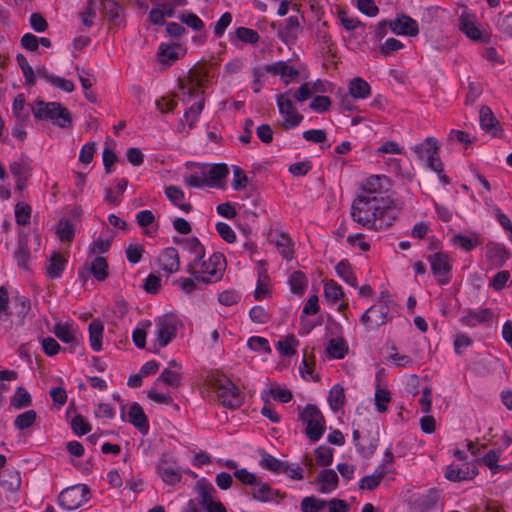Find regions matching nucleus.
Segmentation results:
<instances>
[{
    "instance_id": "21",
    "label": "nucleus",
    "mask_w": 512,
    "mask_h": 512,
    "mask_svg": "<svg viewBox=\"0 0 512 512\" xmlns=\"http://www.w3.org/2000/svg\"><path fill=\"white\" fill-rule=\"evenodd\" d=\"M477 474L478 470L473 464H467L465 467L461 468L450 465L445 470V478L454 482L472 479Z\"/></svg>"
},
{
    "instance_id": "62",
    "label": "nucleus",
    "mask_w": 512,
    "mask_h": 512,
    "mask_svg": "<svg viewBox=\"0 0 512 512\" xmlns=\"http://www.w3.org/2000/svg\"><path fill=\"white\" fill-rule=\"evenodd\" d=\"M232 22V15L230 12H225L221 15L217 22L213 24V31L217 38L224 35L226 29Z\"/></svg>"
},
{
    "instance_id": "59",
    "label": "nucleus",
    "mask_w": 512,
    "mask_h": 512,
    "mask_svg": "<svg viewBox=\"0 0 512 512\" xmlns=\"http://www.w3.org/2000/svg\"><path fill=\"white\" fill-rule=\"evenodd\" d=\"M317 464L320 466H330L333 461V449L327 446H319L315 449Z\"/></svg>"
},
{
    "instance_id": "1",
    "label": "nucleus",
    "mask_w": 512,
    "mask_h": 512,
    "mask_svg": "<svg viewBox=\"0 0 512 512\" xmlns=\"http://www.w3.org/2000/svg\"><path fill=\"white\" fill-rule=\"evenodd\" d=\"M33 115L38 120H51L53 124L67 128L72 125V117L67 108L59 102L36 100L32 107Z\"/></svg>"
},
{
    "instance_id": "55",
    "label": "nucleus",
    "mask_w": 512,
    "mask_h": 512,
    "mask_svg": "<svg viewBox=\"0 0 512 512\" xmlns=\"http://www.w3.org/2000/svg\"><path fill=\"white\" fill-rule=\"evenodd\" d=\"M363 210L364 208H359L355 203H352L351 217L361 226L372 229V214L366 215Z\"/></svg>"
},
{
    "instance_id": "27",
    "label": "nucleus",
    "mask_w": 512,
    "mask_h": 512,
    "mask_svg": "<svg viewBox=\"0 0 512 512\" xmlns=\"http://www.w3.org/2000/svg\"><path fill=\"white\" fill-rule=\"evenodd\" d=\"M181 49L182 46L180 44L162 43L157 52L158 60L164 65L171 66L180 58L178 51Z\"/></svg>"
},
{
    "instance_id": "6",
    "label": "nucleus",
    "mask_w": 512,
    "mask_h": 512,
    "mask_svg": "<svg viewBox=\"0 0 512 512\" xmlns=\"http://www.w3.org/2000/svg\"><path fill=\"white\" fill-rule=\"evenodd\" d=\"M90 499V489L86 484H77L65 488L58 496V504L72 511L84 505Z\"/></svg>"
},
{
    "instance_id": "54",
    "label": "nucleus",
    "mask_w": 512,
    "mask_h": 512,
    "mask_svg": "<svg viewBox=\"0 0 512 512\" xmlns=\"http://www.w3.org/2000/svg\"><path fill=\"white\" fill-rule=\"evenodd\" d=\"M159 382H163L168 386L177 388L181 382V374L177 371L170 370L166 368L162 371L160 376L156 380V384Z\"/></svg>"
},
{
    "instance_id": "58",
    "label": "nucleus",
    "mask_w": 512,
    "mask_h": 512,
    "mask_svg": "<svg viewBox=\"0 0 512 512\" xmlns=\"http://www.w3.org/2000/svg\"><path fill=\"white\" fill-rule=\"evenodd\" d=\"M31 207L28 204L17 203L15 206L16 222L20 226H25L30 222Z\"/></svg>"
},
{
    "instance_id": "30",
    "label": "nucleus",
    "mask_w": 512,
    "mask_h": 512,
    "mask_svg": "<svg viewBox=\"0 0 512 512\" xmlns=\"http://www.w3.org/2000/svg\"><path fill=\"white\" fill-rule=\"evenodd\" d=\"M348 344L343 338H332L328 341L326 353L329 358L343 359L348 353Z\"/></svg>"
},
{
    "instance_id": "15",
    "label": "nucleus",
    "mask_w": 512,
    "mask_h": 512,
    "mask_svg": "<svg viewBox=\"0 0 512 512\" xmlns=\"http://www.w3.org/2000/svg\"><path fill=\"white\" fill-rule=\"evenodd\" d=\"M226 268V260L222 253H213L207 261H203L201 264L200 272L211 276L213 281H218L223 277V272Z\"/></svg>"
},
{
    "instance_id": "32",
    "label": "nucleus",
    "mask_w": 512,
    "mask_h": 512,
    "mask_svg": "<svg viewBox=\"0 0 512 512\" xmlns=\"http://www.w3.org/2000/svg\"><path fill=\"white\" fill-rule=\"evenodd\" d=\"M87 270L98 281H104L108 277V263L105 257L96 256L90 264L87 263Z\"/></svg>"
},
{
    "instance_id": "61",
    "label": "nucleus",
    "mask_w": 512,
    "mask_h": 512,
    "mask_svg": "<svg viewBox=\"0 0 512 512\" xmlns=\"http://www.w3.org/2000/svg\"><path fill=\"white\" fill-rule=\"evenodd\" d=\"M247 346L256 352L263 351L265 353H271L269 342L266 338L260 336H252L247 340Z\"/></svg>"
},
{
    "instance_id": "11",
    "label": "nucleus",
    "mask_w": 512,
    "mask_h": 512,
    "mask_svg": "<svg viewBox=\"0 0 512 512\" xmlns=\"http://www.w3.org/2000/svg\"><path fill=\"white\" fill-rule=\"evenodd\" d=\"M389 306L386 303H378L368 308L361 316V322L368 331L377 330L388 321Z\"/></svg>"
},
{
    "instance_id": "42",
    "label": "nucleus",
    "mask_w": 512,
    "mask_h": 512,
    "mask_svg": "<svg viewBox=\"0 0 512 512\" xmlns=\"http://www.w3.org/2000/svg\"><path fill=\"white\" fill-rule=\"evenodd\" d=\"M299 341L293 336L289 335L276 343V349L285 357H291L296 353V347Z\"/></svg>"
},
{
    "instance_id": "53",
    "label": "nucleus",
    "mask_w": 512,
    "mask_h": 512,
    "mask_svg": "<svg viewBox=\"0 0 512 512\" xmlns=\"http://www.w3.org/2000/svg\"><path fill=\"white\" fill-rule=\"evenodd\" d=\"M353 203H355L359 208H364L363 213L366 215H370L369 212L371 210L374 211L376 206H380L377 196H369L366 194L359 195Z\"/></svg>"
},
{
    "instance_id": "45",
    "label": "nucleus",
    "mask_w": 512,
    "mask_h": 512,
    "mask_svg": "<svg viewBox=\"0 0 512 512\" xmlns=\"http://www.w3.org/2000/svg\"><path fill=\"white\" fill-rule=\"evenodd\" d=\"M56 234L61 241L71 242L74 238V225L70 219H61L56 226Z\"/></svg>"
},
{
    "instance_id": "40",
    "label": "nucleus",
    "mask_w": 512,
    "mask_h": 512,
    "mask_svg": "<svg viewBox=\"0 0 512 512\" xmlns=\"http://www.w3.org/2000/svg\"><path fill=\"white\" fill-rule=\"evenodd\" d=\"M104 12L108 15L109 21L115 25L122 21L121 6L115 0H102Z\"/></svg>"
},
{
    "instance_id": "5",
    "label": "nucleus",
    "mask_w": 512,
    "mask_h": 512,
    "mask_svg": "<svg viewBox=\"0 0 512 512\" xmlns=\"http://www.w3.org/2000/svg\"><path fill=\"white\" fill-rule=\"evenodd\" d=\"M413 152L421 160H426V165L436 173H443V163L439 158V142L435 137H427L423 142L412 148Z\"/></svg>"
},
{
    "instance_id": "4",
    "label": "nucleus",
    "mask_w": 512,
    "mask_h": 512,
    "mask_svg": "<svg viewBox=\"0 0 512 512\" xmlns=\"http://www.w3.org/2000/svg\"><path fill=\"white\" fill-rule=\"evenodd\" d=\"M300 420L306 424L305 434L311 442L321 439L325 431V420L315 405L308 404L301 411Z\"/></svg>"
},
{
    "instance_id": "41",
    "label": "nucleus",
    "mask_w": 512,
    "mask_h": 512,
    "mask_svg": "<svg viewBox=\"0 0 512 512\" xmlns=\"http://www.w3.org/2000/svg\"><path fill=\"white\" fill-rule=\"evenodd\" d=\"M493 316V311L489 308H485L480 311L469 312L465 318V322L469 326H476L477 324L489 322Z\"/></svg>"
},
{
    "instance_id": "14",
    "label": "nucleus",
    "mask_w": 512,
    "mask_h": 512,
    "mask_svg": "<svg viewBox=\"0 0 512 512\" xmlns=\"http://www.w3.org/2000/svg\"><path fill=\"white\" fill-rule=\"evenodd\" d=\"M388 25L390 30L396 35L414 37L419 33L417 21L405 14L399 15L395 19L388 20Z\"/></svg>"
},
{
    "instance_id": "3",
    "label": "nucleus",
    "mask_w": 512,
    "mask_h": 512,
    "mask_svg": "<svg viewBox=\"0 0 512 512\" xmlns=\"http://www.w3.org/2000/svg\"><path fill=\"white\" fill-rule=\"evenodd\" d=\"M213 385L216 389L218 400L224 407L234 410L243 404V396L239 388L227 377H217Z\"/></svg>"
},
{
    "instance_id": "2",
    "label": "nucleus",
    "mask_w": 512,
    "mask_h": 512,
    "mask_svg": "<svg viewBox=\"0 0 512 512\" xmlns=\"http://www.w3.org/2000/svg\"><path fill=\"white\" fill-rule=\"evenodd\" d=\"M353 443L357 452L363 457L372 456L378 447V427L369 424L367 428H354L352 432Z\"/></svg>"
},
{
    "instance_id": "38",
    "label": "nucleus",
    "mask_w": 512,
    "mask_h": 512,
    "mask_svg": "<svg viewBox=\"0 0 512 512\" xmlns=\"http://www.w3.org/2000/svg\"><path fill=\"white\" fill-rule=\"evenodd\" d=\"M260 465L274 473H282L284 463L285 461H281L277 459L276 457L272 456L271 454L267 453L266 451L262 450L260 452Z\"/></svg>"
},
{
    "instance_id": "36",
    "label": "nucleus",
    "mask_w": 512,
    "mask_h": 512,
    "mask_svg": "<svg viewBox=\"0 0 512 512\" xmlns=\"http://www.w3.org/2000/svg\"><path fill=\"white\" fill-rule=\"evenodd\" d=\"M1 476L0 485H2L7 491L15 493L20 489L21 477L18 471L5 470Z\"/></svg>"
},
{
    "instance_id": "29",
    "label": "nucleus",
    "mask_w": 512,
    "mask_h": 512,
    "mask_svg": "<svg viewBox=\"0 0 512 512\" xmlns=\"http://www.w3.org/2000/svg\"><path fill=\"white\" fill-rule=\"evenodd\" d=\"M66 264L67 260L59 252H53L46 266L47 276L51 279L60 278Z\"/></svg>"
},
{
    "instance_id": "28",
    "label": "nucleus",
    "mask_w": 512,
    "mask_h": 512,
    "mask_svg": "<svg viewBox=\"0 0 512 512\" xmlns=\"http://www.w3.org/2000/svg\"><path fill=\"white\" fill-rule=\"evenodd\" d=\"M301 30L300 21L297 16H290L286 19L285 25L278 29V36L285 42L295 40Z\"/></svg>"
},
{
    "instance_id": "48",
    "label": "nucleus",
    "mask_w": 512,
    "mask_h": 512,
    "mask_svg": "<svg viewBox=\"0 0 512 512\" xmlns=\"http://www.w3.org/2000/svg\"><path fill=\"white\" fill-rule=\"evenodd\" d=\"M195 257L192 262H190L187 266V272L190 273L198 282L203 283H211L212 280L208 277L203 276V274L200 272V269L198 270L197 267L204 261L203 258L205 254H194Z\"/></svg>"
},
{
    "instance_id": "47",
    "label": "nucleus",
    "mask_w": 512,
    "mask_h": 512,
    "mask_svg": "<svg viewBox=\"0 0 512 512\" xmlns=\"http://www.w3.org/2000/svg\"><path fill=\"white\" fill-rule=\"evenodd\" d=\"M328 400L333 411L341 409L345 402L344 388L339 384L334 385L330 389Z\"/></svg>"
},
{
    "instance_id": "13",
    "label": "nucleus",
    "mask_w": 512,
    "mask_h": 512,
    "mask_svg": "<svg viewBox=\"0 0 512 512\" xmlns=\"http://www.w3.org/2000/svg\"><path fill=\"white\" fill-rule=\"evenodd\" d=\"M427 259L430 262L432 272L435 276L438 277L439 284H448L450 281L448 274L452 268L448 255L442 252H438L429 255Z\"/></svg>"
},
{
    "instance_id": "35",
    "label": "nucleus",
    "mask_w": 512,
    "mask_h": 512,
    "mask_svg": "<svg viewBox=\"0 0 512 512\" xmlns=\"http://www.w3.org/2000/svg\"><path fill=\"white\" fill-rule=\"evenodd\" d=\"M438 500V491L435 489H430L426 494L417 498L414 502V505L418 512H428L437 504Z\"/></svg>"
},
{
    "instance_id": "43",
    "label": "nucleus",
    "mask_w": 512,
    "mask_h": 512,
    "mask_svg": "<svg viewBox=\"0 0 512 512\" xmlns=\"http://www.w3.org/2000/svg\"><path fill=\"white\" fill-rule=\"evenodd\" d=\"M335 270L337 275L342 278L349 285L356 287L357 280L354 275L351 265L348 260H341L336 266Z\"/></svg>"
},
{
    "instance_id": "52",
    "label": "nucleus",
    "mask_w": 512,
    "mask_h": 512,
    "mask_svg": "<svg viewBox=\"0 0 512 512\" xmlns=\"http://www.w3.org/2000/svg\"><path fill=\"white\" fill-rule=\"evenodd\" d=\"M37 418V414L34 410H27L19 414L14 420V426L19 430H24L31 427Z\"/></svg>"
},
{
    "instance_id": "24",
    "label": "nucleus",
    "mask_w": 512,
    "mask_h": 512,
    "mask_svg": "<svg viewBox=\"0 0 512 512\" xmlns=\"http://www.w3.org/2000/svg\"><path fill=\"white\" fill-rule=\"evenodd\" d=\"M390 472H392V470L387 468L386 464H380L373 474L367 475L361 479L359 488L373 491L380 485L382 479Z\"/></svg>"
},
{
    "instance_id": "8",
    "label": "nucleus",
    "mask_w": 512,
    "mask_h": 512,
    "mask_svg": "<svg viewBox=\"0 0 512 512\" xmlns=\"http://www.w3.org/2000/svg\"><path fill=\"white\" fill-rule=\"evenodd\" d=\"M196 488L200 497L198 504L201 505L206 512H227L225 506L220 501L213 499V494L216 493V489L205 478H201L197 481Z\"/></svg>"
},
{
    "instance_id": "50",
    "label": "nucleus",
    "mask_w": 512,
    "mask_h": 512,
    "mask_svg": "<svg viewBox=\"0 0 512 512\" xmlns=\"http://www.w3.org/2000/svg\"><path fill=\"white\" fill-rule=\"evenodd\" d=\"M324 296L327 300L335 303L344 296V293L341 286L336 281L329 280L324 285Z\"/></svg>"
},
{
    "instance_id": "39",
    "label": "nucleus",
    "mask_w": 512,
    "mask_h": 512,
    "mask_svg": "<svg viewBox=\"0 0 512 512\" xmlns=\"http://www.w3.org/2000/svg\"><path fill=\"white\" fill-rule=\"evenodd\" d=\"M32 404L31 395L24 387H17L14 395L11 397L10 405L15 409L27 408Z\"/></svg>"
},
{
    "instance_id": "31",
    "label": "nucleus",
    "mask_w": 512,
    "mask_h": 512,
    "mask_svg": "<svg viewBox=\"0 0 512 512\" xmlns=\"http://www.w3.org/2000/svg\"><path fill=\"white\" fill-rule=\"evenodd\" d=\"M203 170L206 171L209 186H220L218 182L226 178L229 174L228 166L223 163L214 164L207 169L203 167Z\"/></svg>"
},
{
    "instance_id": "25",
    "label": "nucleus",
    "mask_w": 512,
    "mask_h": 512,
    "mask_svg": "<svg viewBox=\"0 0 512 512\" xmlns=\"http://www.w3.org/2000/svg\"><path fill=\"white\" fill-rule=\"evenodd\" d=\"M14 257L17 261V265L25 270H28L30 261V251L28 249V234L25 232H19L18 236V247L14 252Z\"/></svg>"
},
{
    "instance_id": "12",
    "label": "nucleus",
    "mask_w": 512,
    "mask_h": 512,
    "mask_svg": "<svg viewBox=\"0 0 512 512\" xmlns=\"http://www.w3.org/2000/svg\"><path fill=\"white\" fill-rule=\"evenodd\" d=\"M157 341L161 347L167 346L175 337L177 321L172 315H164L156 320Z\"/></svg>"
},
{
    "instance_id": "23",
    "label": "nucleus",
    "mask_w": 512,
    "mask_h": 512,
    "mask_svg": "<svg viewBox=\"0 0 512 512\" xmlns=\"http://www.w3.org/2000/svg\"><path fill=\"white\" fill-rule=\"evenodd\" d=\"M264 70L274 75H280L285 84H289L291 80L299 75V71L292 66L287 65L283 61L266 65Z\"/></svg>"
},
{
    "instance_id": "64",
    "label": "nucleus",
    "mask_w": 512,
    "mask_h": 512,
    "mask_svg": "<svg viewBox=\"0 0 512 512\" xmlns=\"http://www.w3.org/2000/svg\"><path fill=\"white\" fill-rule=\"evenodd\" d=\"M403 47H404V44L401 41H399L395 38H388L379 47V51L383 56L387 57V56L391 55L392 53L403 49Z\"/></svg>"
},
{
    "instance_id": "26",
    "label": "nucleus",
    "mask_w": 512,
    "mask_h": 512,
    "mask_svg": "<svg viewBox=\"0 0 512 512\" xmlns=\"http://www.w3.org/2000/svg\"><path fill=\"white\" fill-rule=\"evenodd\" d=\"M128 418V421L141 433L146 434L148 432V419L143 411V408L137 402L130 406Z\"/></svg>"
},
{
    "instance_id": "63",
    "label": "nucleus",
    "mask_w": 512,
    "mask_h": 512,
    "mask_svg": "<svg viewBox=\"0 0 512 512\" xmlns=\"http://www.w3.org/2000/svg\"><path fill=\"white\" fill-rule=\"evenodd\" d=\"M71 428L78 436L85 435L91 430L90 424L79 414L75 415L71 420Z\"/></svg>"
},
{
    "instance_id": "17",
    "label": "nucleus",
    "mask_w": 512,
    "mask_h": 512,
    "mask_svg": "<svg viewBox=\"0 0 512 512\" xmlns=\"http://www.w3.org/2000/svg\"><path fill=\"white\" fill-rule=\"evenodd\" d=\"M53 333L63 343L70 344L69 350L71 353L75 352L78 340L76 338V331L71 323L57 322L54 325Z\"/></svg>"
},
{
    "instance_id": "60",
    "label": "nucleus",
    "mask_w": 512,
    "mask_h": 512,
    "mask_svg": "<svg viewBox=\"0 0 512 512\" xmlns=\"http://www.w3.org/2000/svg\"><path fill=\"white\" fill-rule=\"evenodd\" d=\"M174 242L182 243L184 245V249L189 251L191 254H205L204 246L196 237L181 240L174 239Z\"/></svg>"
},
{
    "instance_id": "34",
    "label": "nucleus",
    "mask_w": 512,
    "mask_h": 512,
    "mask_svg": "<svg viewBox=\"0 0 512 512\" xmlns=\"http://www.w3.org/2000/svg\"><path fill=\"white\" fill-rule=\"evenodd\" d=\"M459 29L472 40L481 39V31L475 26L473 17L463 13L459 18Z\"/></svg>"
},
{
    "instance_id": "18",
    "label": "nucleus",
    "mask_w": 512,
    "mask_h": 512,
    "mask_svg": "<svg viewBox=\"0 0 512 512\" xmlns=\"http://www.w3.org/2000/svg\"><path fill=\"white\" fill-rule=\"evenodd\" d=\"M158 264L168 274L177 272L180 267V260L176 248H165L158 258Z\"/></svg>"
},
{
    "instance_id": "57",
    "label": "nucleus",
    "mask_w": 512,
    "mask_h": 512,
    "mask_svg": "<svg viewBox=\"0 0 512 512\" xmlns=\"http://www.w3.org/2000/svg\"><path fill=\"white\" fill-rule=\"evenodd\" d=\"M178 18L182 23L186 24L188 27L195 31H200L204 28V22L194 13L192 12H183L180 13Z\"/></svg>"
},
{
    "instance_id": "33",
    "label": "nucleus",
    "mask_w": 512,
    "mask_h": 512,
    "mask_svg": "<svg viewBox=\"0 0 512 512\" xmlns=\"http://www.w3.org/2000/svg\"><path fill=\"white\" fill-rule=\"evenodd\" d=\"M104 326L101 321L93 320L88 327L89 332V343L94 351H100L102 349V338H103Z\"/></svg>"
},
{
    "instance_id": "16",
    "label": "nucleus",
    "mask_w": 512,
    "mask_h": 512,
    "mask_svg": "<svg viewBox=\"0 0 512 512\" xmlns=\"http://www.w3.org/2000/svg\"><path fill=\"white\" fill-rule=\"evenodd\" d=\"M391 181L387 176H370L363 184V191L366 195L377 196L387 193L391 189Z\"/></svg>"
},
{
    "instance_id": "49",
    "label": "nucleus",
    "mask_w": 512,
    "mask_h": 512,
    "mask_svg": "<svg viewBox=\"0 0 512 512\" xmlns=\"http://www.w3.org/2000/svg\"><path fill=\"white\" fill-rule=\"evenodd\" d=\"M291 291L296 294H303L307 286V278L301 271H295L289 278Z\"/></svg>"
},
{
    "instance_id": "22",
    "label": "nucleus",
    "mask_w": 512,
    "mask_h": 512,
    "mask_svg": "<svg viewBox=\"0 0 512 512\" xmlns=\"http://www.w3.org/2000/svg\"><path fill=\"white\" fill-rule=\"evenodd\" d=\"M486 257L491 265L502 267L509 259L510 253L503 244L490 243L487 245Z\"/></svg>"
},
{
    "instance_id": "9",
    "label": "nucleus",
    "mask_w": 512,
    "mask_h": 512,
    "mask_svg": "<svg viewBox=\"0 0 512 512\" xmlns=\"http://www.w3.org/2000/svg\"><path fill=\"white\" fill-rule=\"evenodd\" d=\"M279 113L285 115L282 126L284 129H292L297 127L303 120V116L297 113L292 100L290 99V92L281 93L276 99Z\"/></svg>"
},
{
    "instance_id": "20",
    "label": "nucleus",
    "mask_w": 512,
    "mask_h": 512,
    "mask_svg": "<svg viewBox=\"0 0 512 512\" xmlns=\"http://www.w3.org/2000/svg\"><path fill=\"white\" fill-rule=\"evenodd\" d=\"M338 482V475L332 469L321 470L313 481V483L320 484L318 490L322 494H328L335 490L338 486Z\"/></svg>"
},
{
    "instance_id": "51",
    "label": "nucleus",
    "mask_w": 512,
    "mask_h": 512,
    "mask_svg": "<svg viewBox=\"0 0 512 512\" xmlns=\"http://www.w3.org/2000/svg\"><path fill=\"white\" fill-rule=\"evenodd\" d=\"M480 126L483 130L490 131L498 124L492 110L488 106H482L480 109Z\"/></svg>"
},
{
    "instance_id": "7",
    "label": "nucleus",
    "mask_w": 512,
    "mask_h": 512,
    "mask_svg": "<svg viewBox=\"0 0 512 512\" xmlns=\"http://www.w3.org/2000/svg\"><path fill=\"white\" fill-rule=\"evenodd\" d=\"M381 206H376L372 211V229L384 230L391 227L399 215V210L392 206V201L380 198Z\"/></svg>"
},
{
    "instance_id": "56",
    "label": "nucleus",
    "mask_w": 512,
    "mask_h": 512,
    "mask_svg": "<svg viewBox=\"0 0 512 512\" xmlns=\"http://www.w3.org/2000/svg\"><path fill=\"white\" fill-rule=\"evenodd\" d=\"M235 36L237 39L244 43L248 44H256L259 41V34L257 31L247 28V27H238L235 30Z\"/></svg>"
},
{
    "instance_id": "46",
    "label": "nucleus",
    "mask_w": 512,
    "mask_h": 512,
    "mask_svg": "<svg viewBox=\"0 0 512 512\" xmlns=\"http://www.w3.org/2000/svg\"><path fill=\"white\" fill-rule=\"evenodd\" d=\"M327 504V500L319 499L315 496H308L302 499L300 508L302 512H319L324 509Z\"/></svg>"
},
{
    "instance_id": "44",
    "label": "nucleus",
    "mask_w": 512,
    "mask_h": 512,
    "mask_svg": "<svg viewBox=\"0 0 512 512\" xmlns=\"http://www.w3.org/2000/svg\"><path fill=\"white\" fill-rule=\"evenodd\" d=\"M26 102L23 94H18L12 104V113L17 121H28L30 117L29 111L25 108Z\"/></svg>"
},
{
    "instance_id": "19",
    "label": "nucleus",
    "mask_w": 512,
    "mask_h": 512,
    "mask_svg": "<svg viewBox=\"0 0 512 512\" xmlns=\"http://www.w3.org/2000/svg\"><path fill=\"white\" fill-rule=\"evenodd\" d=\"M251 494L253 499L259 502H270L278 497L281 499L285 497L284 493L272 489L268 483L262 482L261 479L258 480V483L254 484V489Z\"/></svg>"
},
{
    "instance_id": "37",
    "label": "nucleus",
    "mask_w": 512,
    "mask_h": 512,
    "mask_svg": "<svg viewBox=\"0 0 512 512\" xmlns=\"http://www.w3.org/2000/svg\"><path fill=\"white\" fill-rule=\"evenodd\" d=\"M349 93L353 98L365 99L370 96V85L360 77L350 81Z\"/></svg>"
},
{
    "instance_id": "10",
    "label": "nucleus",
    "mask_w": 512,
    "mask_h": 512,
    "mask_svg": "<svg viewBox=\"0 0 512 512\" xmlns=\"http://www.w3.org/2000/svg\"><path fill=\"white\" fill-rule=\"evenodd\" d=\"M157 472L162 481L174 486L182 479V473L173 456L163 454L157 464Z\"/></svg>"
}]
</instances>
